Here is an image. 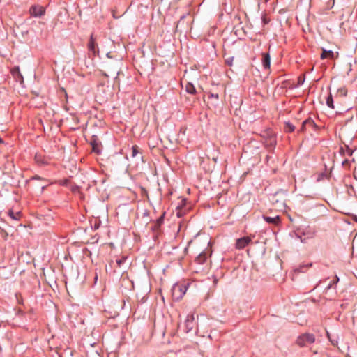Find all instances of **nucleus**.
<instances>
[{
    "instance_id": "6",
    "label": "nucleus",
    "mask_w": 357,
    "mask_h": 357,
    "mask_svg": "<svg viewBox=\"0 0 357 357\" xmlns=\"http://www.w3.org/2000/svg\"><path fill=\"white\" fill-rule=\"evenodd\" d=\"M252 242V238L249 236H244L240 238H238L236 241L235 248L237 250H243L247 245H248Z\"/></svg>"
},
{
    "instance_id": "2",
    "label": "nucleus",
    "mask_w": 357,
    "mask_h": 357,
    "mask_svg": "<svg viewBox=\"0 0 357 357\" xmlns=\"http://www.w3.org/2000/svg\"><path fill=\"white\" fill-rule=\"evenodd\" d=\"M187 291V286L183 283H176L172 288L173 300L179 301L183 298Z\"/></svg>"
},
{
    "instance_id": "38",
    "label": "nucleus",
    "mask_w": 357,
    "mask_h": 357,
    "mask_svg": "<svg viewBox=\"0 0 357 357\" xmlns=\"http://www.w3.org/2000/svg\"><path fill=\"white\" fill-rule=\"evenodd\" d=\"M29 313H30V314H32V313H33V310H31L29 311Z\"/></svg>"
},
{
    "instance_id": "28",
    "label": "nucleus",
    "mask_w": 357,
    "mask_h": 357,
    "mask_svg": "<svg viewBox=\"0 0 357 357\" xmlns=\"http://www.w3.org/2000/svg\"><path fill=\"white\" fill-rule=\"evenodd\" d=\"M284 84L285 85L284 86H282V88H290L291 87V86L289 85V83H288V82L284 83Z\"/></svg>"
},
{
    "instance_id": "39",
    "label": "nucleus",
    "mask_w": 357,
    "mask_h": 357,
    "mask_svg": "<svg viewBox=\"0 0 357 357\" xmlns=\"http://www.w3.org/2000/svg\"><path fill=\"white\" fill-rule=\"evenodd\" d=\"M213 160L214 161H216V158H213Z\"/></svg>"
},
{
    "instance_id": "29",
    "label": "nucleus",
    "mask_w": 357,
    "mask_h": 357,
    "mask_svg": "<svg viewBox=\"0 0 357 357\" xmlns=\"http://www.w3.org/2000/svg\"><path fill=\"white\" fill-rule=\"evenodd\" d=\"M340 92H341V93H340L341 96H347V91H340Z\"/></svg>"
},
{
    "instance_id": "10",
    "label": "nucleus",
    "mask_w": 357,
    "mask_h": 357,
    "mask_svg": "<svg viewBox=\"0 0 357 357\" xmlns=\"http://www.w3.org/2000/svg\"><path fill=\"white\" fill-rule=\"evenodd\" d=\"M165 215V212H163L161 216L153 222V226L151 227V230L153 231L158 232L160 230L161 225L164 222Z\"/></svg>"
},
{
    "instance_id": "12",
    "label": "nucleus",
    "mask_w": 357,
    "mask_h": 357,
    "mask_svg": "<svg viewBox=\"0 0 357 357\" xmlns=\"http://www.w3.org/2000/svg\"><path fill=\"white\" fill-rule=\"evenodd\" d=\"M11 73L17 82H20L21 84L23 83V77L18 67L13 68L11 70Z\"/></svg>"
},
{
    "instance_id": "8",
    "label": "nucleus",
    "mask_w": 357,
    "mask_h": 357,
    "mask_svg": "<svg viewBox=\"0 0 357 357\" xmlns=\"http://www.w3.org/2000/svg\"><path fill=\"white\" fill-rule=\"evenodd\" d=\"M307 128H312V130H316L317 128L316 123L310 118L307 119L303 122L300 131L304 132L307 130Z\"/></svg>"
},
{
    "instance_id": "14",
    "label": "nucleus",
    "mask_w": 357,
    "mask_h": 357,
    "mask_svg": "<svg viewBox=\"0 0 357 357\" xmlns=\"http://www.w3.org/2000/svg\"><path fill=\"white\" fill-rule=\"evenodd\" d=\"M194 321V315L193 314H188L187 316L186 320H185V326L188 329V332L191 331L192 328V324Z\"/></svg>"
},
{
    "instance_id": "23",
    "label": "nucleus",
    "mask_w": 357,
    "mask_h": 357,
    "mask_svg": "<svg viewBox=\"0 0 357 357\" xmlns=\"http://www.w3.org/2000/svg\"><path fill=\"white\" fill-rule=\"evenodd\" d=\"M58 183L61 185H66L68 183V179L61 180V181H58Z\"/></svg>"
},
{
    "instance_id": "9",
    "label": "nucleus",
    "mask_w": 357,
    "mask_h": 357,
    "mask_svg": "<svg viewBox=\"0 0 357 357\" xmlns=\"http://www.w3.org/2000/svg\"><path fill=\"white\" fill-rule=\"evenodd\" d=\"M338 55H339V53L337 52H336L335 53L331 50H326L322 48V53L321 54L320 57L321 59H333L337 58Z\"/></svg>"
},
{
    "instance_id": "16",
    "label": "nucleus",
    "mask_w": 357,
    "mask_h": 357,
    "mask_svg": "<svg viewBox=\"0 0 357 357\" xmlns=\"http://www.w3.org/2000/svg\"><path fill=\"white\" fill-rule=\"evenodd\" d=\"M8 215L10 218H12L14 220H19L22 217V214L20 212L15 213L13 209H10L8 211Z\"/></svg>"
},
{
    "instance_id": "30",
    "label": "nucleus",
    "mask_w": 357,
    "mask_h": 357,
    "mask_svg": "<svg viewBox=\"0 0 357 357\" xmlns=\"http://www.w3.org/2000/svg\"><path fill=\"white\" fill-rule=\"evenodd\" d=\"M188 93L190 94H195L197 91H186Z\"/></svg>"
},
{
    "instance_id": "24",
    "label": "nucleus",
    "mask_w": 357,
    "mask_h": 357,
    "mask_svg": "<svg viewBox=\"0 0 357 357\" xmlns=\"http://www.w3.org/2000/svg\"><path fill=\"white\" fill-rule=\"evenodd\" d=\"M31 180H41V181H45V179L43 178H41L40 176H38V175H36V176H33L31 178Z\"/></svg>"
},
{
    "instance_id": "27",
    "label": "nucleus",
    "mask_w": 357,
    "mask_h": 357,
    "mask_svg": "<svg viewBox=\"0 0 357 357\" xmlns=\"http://www.w3.org/2000/svg\"><path fill=\"white\" fill-rule=\"evenodd\" d=\"M262 21L264 24H266L268 23L269 20H268L265 17H263Z\"/></svg>"
},
{
    "instance_id": "32",
    "label": "nucleus",
    "mask_w": 357,
    "mask_h": 357,
    "mask_svg": "<svg viewBox=\"0 0 357 357\" xmlns=\"http://www.w3.org/2000/svg\"><path fill=\"white\" fill-rule=\"evenodd\" d=\"M324 176V174H320V175L319 176V178H317V181H319L321 178H322Z\"/></svg>"
},
{
    "instance_id": "7",
    "label": "nucleus",
    "mask_w": 357,
    "mask_h": 357,
    "mask_svg": "<svg viewBox=\"0 0 357 357\" xmlns=\"http://www.w3.org/2000/svg\"><path fill=\"white\" fill-rule=\"evenodd\" d=\"M45 8L40 6H32L29 13L33 17H40L45 14Z\"/></svg>"
},
{
    "instance_id": "19",
    "label": "nucleus",
    "mask_w": 357,
    "mask_h": 357,
    "mask_svg": "<svg viewBox=\"0 0 357 357\" xmlns=\"http://www.w3.org/2000/svg\"><path fill=\"white\" fill-rule=\"evenodd\" d=\"M326 105L331 109H334L333 96L331 93H328L326 96Z\"/></svg>"
},
{
    "instance_id": "26",
    "label": "nucleus",
    "mask_w": 357,
    "mask_h": 357,
    "mask_svg": "<svg viewBox=\"0 0 357 357\" xmlns=\"http://www.w3.org/2000/svg\"><path fill=\"white\" fill-rule=\"evenodd\" d=\"M1 235L3 236V237L4 238H6V236H8V234L7 232L4 230V229H1Z\"/></svg>"
},
{
    "instance_id": "15",
    "label": "nucleus",
    "mask_w": 357,
    "mask_h": 357,
    "mask_svg": "<svg viewBox=\"0 0 357 357\" xmlns=\"http://www.w3.org/2000/svg\"><path fill=\"white\" fill-rule=\"evenodd\" d=\"M312 266V263L300 264L294 271L298 273L305 272L306 269L309 268Z\"/></svg>"
},
{
    "instance_id": "33",
    "label": "nucleus",
    "mask_w": 357,
    "mask_h": 357,
    "mask_svg": "<svg viewBox=\"0 0 357 357\" xmlns=\"http://www.w3.org/2000/svg\"><path fill=\"white\" fill-rule=\"evenodd\" d=\"M227 63L231 66V61H229V60H227Z\"/></svg>"
},
{
    "instance_id": "13",
    "label": "nucleus",
    "mask_w": 357,
    "mask_h": 357,
    "mask_svg": "<svg viewBox=\"0 0 357 357\" xmlns=\"http://www.w3.org/2000/svg\"><path fill=\"white\" fill-rule=\"evenodd\" d=\"M262 64L265 68H269L271 65V58L268 54L263 53L262 54Z\"/></svg>"
},
{
    "instance_id": "1",
    "label": "nucleus",
    "mask_w": 357,
    "mask_h": 357,
    "mask_svg": "<svg viewBox=\"0 0 357 357\" xmlns=\"http://www.w3.org/2000/svg\"><path fill=\"white\" fill-rule=\"evenodd\" d=\"M315 341L316 337L313 333H304L297 337L295 342L299 347H305L314 343Z\"/></svg>"
},
{
    "instance_id": "25",
    "label": "nucleus",
    "mask_w": 357,
    "mask_h": 357,
    "mask_svg": "<svg viewBox=\"0 0 357 357\" xmlns=\"http://www.w3.org/2000/svg\"><path fill=\"white\" fill-rule=\"evenodd\" d=\"M149 211L148 210H144V211L142 213V218H149Z\"/></svg>"
},
{
    "instance_id": "5",
    "label": "nucleus",
    "mask_w": 357,
    "mask_h": 357,
    "mask_svg": "<svg viewBox=\"0 0 357 357\" xmlns=\"http://www.w3.org/2000/svg\"><path fill=\"white\" fill-rule=\"evenodd\" d=\"M90 144L92 147V151L100 154L102 151V144L99 138L96 135H93L90 140Z\"/></svg>"
},
{
    "instance_id": "31",
    "label": "nucleus",
    "mask_w": 357,
    "mask_h": 357,
    "mask_svg": "<svg viewBox=\"0 0 357 357\" xmlns=\"http://www.w3.org/2000/svg\"><path fill=\"white\" fill-rule=\"evenodd\" d=\"M324 176V174H320V175L319 176V178H317V181H319L321 178H322Z\"/></svg>"
},
{
    "instance_id": "35",
    "label": "nucleus",
    "mask_w": 357,
    "mask_h": 357,
    "mask_svg": "<svg viewBox=\"0 0 357 357\" xmlns=\"http://www.w3.org/2000/svg\"><path fill=\"white\" fill-rule=\"evenodd\" d=\"M336 279H335V281H338L339 280V278L336 276L335 278Z\"/></svg>"
},
{
    "instance_id": "40",
    "label": "nucleus",
    "mask_w": 357,
    "mask_h": 357,
    "mask_svg": "<svg viewBox=\"0 0 357 357\" xmlns=\"http://www.w3.org/2000/svg\"><path fill=\"white\" fill-rule=\"evenodd\" d=\"M268 1V0H264V1H266H266Z\"/></svg>"
},
{
    "instance_id": "4",
    "label": "nucleus",
    "mask_w": 357,
    "mask_h": 357,
    "mask_svg": "<svg viewBox=\"0 0 357 357\" xmlns=\"http://www.w3.org/2000/svg\"><path fill=\"white\" fill-rule=\"evenodd\" d=\"M34 161L38 166H46L50 164V158L42 153H36L34 156Z\"/></svg>"
},
{
    "instance_id": "21",
    "label": "nucleus",
    "mask_w": 357,
    "mask_h": 357,
    "mask_svg": "<svg viewBox=\"0 0 357 357\" xmlns=\"http://www.w3.org/2000/svg\"><path fill=\"white\" fill-rule=\"evenodd\" d=\"M138 153H142L139 146L137 145L132 146V158L136 157Z\"/></svg>"
},
{
    "instance_id": "41",
    "label": "nucleus",
    "mask_w": 357,
    "mask_h": 357,
    "mask_svg": "<svg viewBox=\"0 0 357 357\" xmlns=\"http://www.w3.org/2000/svg\"><path fill=\"white\" fill-rule=\"evenodd\" d=\"M356 221L357 222V218L356 219Z\"/></svg>"
},
{
    "instance_id": "3",
    "label": "nucleus",
    "mask_w": 357,
    "mask_h": 357,
    "mask_svg": "<svg viewBox=\"0 0 357 357\" xmlns=\"http://www.w3.org/2000/svg\"><path fill=\"white\" fill-rule=\"evenodd\" d=\"M212 251L210 248H206L202 251L195 259L193 263L197 265H203L208 264V259L211 256Z\"/></svg>"
},
{
    "instance_id": "11",
    "label": "nucleus",
    "mask_w": 357,
    "mask_h": 357,
    "mask_svg": "<svg viewBox=\"0 0 357 357\" xmlns=\"http://www.w3.org/2000/svg\"><path fill=\"white\" fill-rule=\"evenodd\" d=\"M263 219L268 224H272L274 225H279L281 222V219L279 215H276L275 217H268L266 215H263Z\"/></svg>"
},
{
    "instance_id": "17",
    "label": "nucleus",
    "mask_w": 357,
    "mask_h": 357,
    "mask_svg": "<svg viewBox=\"0 0 357 357\" xmlns=\"http://www.w3.org/2000/svg\"><path fill=\"white\" fill-rule=\"evenodd\" d=\"M88 47H89V51L92 52L94 54L96 53V43H95V40L93 38V36H91Z\"/></svg>"
},
{
    "instance_id": "20",
    "label": "nucleus",
    "mask_w": 357,
    "mask_h": 357,
    "mask_svg": "<svg viewBox=\"0 0 357 357\" xmlns=\"http://www.w3.org/2000/svg\"><path fill=\"white\" fill-rule=\"evenodd\" d=\"M214 98L215 99H218V94L213 93L211 92V91H206V93L204 95V98L211 99V98Z\"/></svg>"
},
{
    "instance_id": "34",
    "label": "nucleus",
    "mask_w": 357,
    "mask_h": 357,
    "mask_svg": "<svg viewBox=\"0 0 357 357\" xmlns=\"http://www.w3.org/2000/svg\"><path fill=\"white\" fill-rule=\"evenodd\" d=\"M3 140L1 139V137H0V144H3Z\"/></svg>"
},
{
    "instance_id": "22",
    "label": "nucleus",
    "mask_w": 357,
    "mask_h": 357,
    "mask_svg": "<svg viewBox=\"0 0 357 357\" xmlns=\"http://www.w3.org/2000/svg\"><path fill=\"white\" fill-rule=\"evenodd\" d=\"M127 257H121L120 259L116 260V263L118 267H121L126 261Z\"/></svg>"
},
{
    "instance_id": "18",
    "label": "nucleus",
    "mask_w": 357,
    "mask_h": 357,
    "mask_svg": "<svg viewBox=\"0 0 357 357\" xmlns=\"http://www.w3.org/2000/svg\"><path fill=\"white\" fill-rule=\"evenodd\" d=\"M295 126L290 122H285L284 130L286 132H292L295 130Z\"/></svg>"
},
{
    "instance_id": "37",
    "label": "nucleus",
    "mask_w": 357,
    "mask_h": 357,
    "mask_svg": "<svg viewBox=\"0 0 357 357\" xmlns=\"http://www.w3.org/2000/svg\"><path fill=\"white\" fill-rule=\"evenodd\" d=\"M46 188V186H43L41 188H42V191Z\"/></svg>"
},
{
    "instance_id": "36",
    "label": "nucleus",
    "mask_w": 357,
    "mask_h": 357,
    "mask_svg": "<svg viewBox=\"0 0 357 357\" xmlns=\"http://www.w3.org/2000/svg\"><path fill=\"white\" fill-rule=\"evenodd\" d=\"M336 279H335V281H338L339 280V278L336 276L335 278Z\"/></svg>"
}]
</instances>
